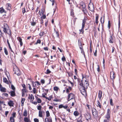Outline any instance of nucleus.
I'll use <instances>...</instances> for the list:
<instances>
[{
	"instance_id": "nucleus-48",
	"label": "nucleus",
	"mask_w": 122,
	"mask_h": 122,
	"mask_svg": "<svg viewBox=\"0 0 122 122\" xmlns=\"http://www.w3.org/2000/svg\"><path fill=\"white\" fill-rule=\"evenodd\" d=\"M11 88L12 90H13V91H15V88L12 84H11Z\"/></svg>"
},
{
	"instance_id": "nucleus-40",
	"label": "nucleus",
	"mask_w": 122,
	"mask_h": 122,
	"mask_svg": "<svg viewBox=\"0 0 122 122\" xmlns=\"http://www.w3.org/2000/svg\"><path fill=\"white\" fill-rule=\"evenodd\" d=\"M46 116L47 117H48L50 116V114L49 111H47L46 112Z\"/></svg>"
},
{
	"instance_id": "nucleus-39",
	"label": "nucleus",
	"mask_w": 122,
	"mask_h": 122,
	"mask_svg": "<svg viewBox=\"0 0 122 122\" xmlns=\"http://www.w3.org/2000/svg\"><path fill=\"white\" fill-rule=\"evenodd\" d=\"M111 112L109 108L107 109V114L110 115Z\"/></svg>"
},
{
	"instance_id": "nucleus-31",
	"label": "nucleus",
	"mask_w": 122,
	"mask_h": 122,
	"mask_svg": "<svg viewBox=\"0 0 122 122\" xmlns=\"http://www.w3.org/2000/svg\"><path fill=\"white\" fill-rule=\"evenodd\" d=\"M71 15L72 16L74 17V10L72 9L71 10Z\"/></svg>"
},
{
	"instance_id": "nucleus-32",
	"label": "nucleus",
	"mask_w": 122,
	"mask_h": 122,
	"mask_svg": "<svg viewBox=\"0 0 122 122\" xmlns=\"http://www.w3.org/2000/svg\"><path fill=\"white\" fill-rule=\"evenodd\" d=\"M42 97H43L46 98V99H48V101H50L51 100L50 99H49V98L46 97L45 95H44L43 93L42 94Z\"/></svg>"
},
{
	"instance_id": "nucleus-23",
	"label": "nucleus",
	"mask_w": 122,
	"mask_h": 122,
	"mask_svg": "<svg viewBox=\"0 0 122 122\" xmlns=\"http://www.w3.org/2000/svg\"><path fill=\"white\" fill-rule=\"evenodd\" d=\"M0 11L1 13H2L4 12L6 13V12L3 7L0 8Z\"/></svg>"
},
{
	"instance_id": "nucleus-35",
	"label": "nucleus",
	"mask_w": 122,
	"mask_h": 122,
	"mask_svg": "<svg viewBox=\"0 0 122 122\" xmlns=\"http://www.w3.org/2000/svg\"><path fill=\"white\" fill-rule=\"evenodd\" d=\"M34 98L33 95L32 94H31V96L30 98V100H31V102H32L34 100Z\"/></svg>"
},
{
	"instance_id": "nucleus-53",
	"label": "nucleus",
	"mask_w": 122,
	"mask_h": 122,
	"mask_svg": "<svg viewBox=\"0 0 122 122\" xmlns=\"http://www.w3.org/2000/svg\"><path fill=\"white\" fill-rule=\"evenodd\" d=\"M111 26V24L110 23V20H109L108 21V27L109 28V29L110 28Z\"/></svg>"
},
{
	"instance_id": "nucleus-59",
	"label": "nucleus",
	"mask_w": 122,
	"mask_h": 122,
	"mask_svg": "<svg viewBox=\"0 0 122 122\" xmlns=\"http://www.w3.org/2000/svg\"><path fill=\"white\" fill-rule=\"evenodd\" d=\"M98 67L97 68V71L99 72L100 71V66L99 65H97Z\"/></svg>"
},
{
	"instance_id": "nucleus-51",
	"label": "nucleus",
	"mask_w": 122,
	"mask_h": 122,
	"mask_svg": "<svg viewBox=\"0 0 122 122\" xmlns=\"http://www.w3.org/2000/svg\"><path fill=\"white\" fill-rule=\"evenodd\" d=\"M51 72V71L49 69H47L46 70V72H45V73L47 74H48L50 73Z\"/></svg>"
},
{
	"instance_id": "nucleus-11",
	"label": "nucleus",
	"mask_w": 122,
	"mask_h": 122,
	"mask_svg": "<svg viewBox=\"0 0 122 122\" xmlns=\"http://www.w3.org/2000/svg\"><path fill=\"white\" fill-rule=\"evenodd\" d=\"M15 91H11L10 92H9V93H10V96L12 97H14L16 96L15 93Z\"/></svg>"
},
{
	"instance_id": "nucleus-27",
	"label": "nucleus",
	"mask_w": 122,
	"mask_h": 122,
	"mask_svg": "<svg viewBox=\"0 0 122 122\" xmlns=\"http://www.w3.org/2000/svg\"><path fill=\"white\" fill-rule=\"evenodd\" d=\"M31 25L32 26H34L36 24V23L35 22H34V21L33 19V21L30 22Z\"/></svg>"
},
{
	"instance_id": "nucleus-25",
	"label": "nucleus",
	"mask_w": 122,
	"mask_h": 122,
	"mask_svg": "<svg viewBox=\"0 0 122 122\" xmlns=\"http://www.w3.org/2000/svg\"><path fill=\"white\" fill-rule=\"evenodd\" d=\"M4 52L5 54L6 55H7L8 54V51L7 50V49L6 48V47H5L4 48Z\"/></svg>"
},
{
	"instance_id": "nucleus-22",
	"label": "nucleus",
	"mask_w": 122,
	"mask_h": 122,
	"mask_svg": "<svg viewBox=\"0 0 122 122\" xmlns=\"http://www.w3.org/2000/svg\"><path fill=\"white\" fill-rule=\"evenodd\" d=\"M105 118L109 121L110 120V115H109L106 114L105 116Z\"/></svg>"
},
{
	"instance_id": "nucleus-50",
	"label": "nucleus",
	"mask_w": 122,
	"mask_h": 122,
	"mask_svg": "<svg viewBox=\"0 0 122 122\" xmlns=\"http://www.w3.org/2000/svg\"><path fill=\"white\" fill-rule=\"evenodd\" d=\"M41 43V41L39 39H38V40L35 43V44H35V45H37L38 43H39L40 44Z\"/></svg>"
},
{
	"instance_id": "nucleus-21",
	"label": "nucleus",
	"mask_w": 122,
	"mask_h": 122,
	"mask_svg": "<svg viewBox=\"0 0 122 122\" xmlns=\"http://www.w3.org/2000/svg\"><path fill=\"white\" fill-rule=\"evenodd\" d=\"M44 112L43 111H39V116L41 117H42L43 116V115H42V112Z\"/></svg>"
},
{
	"instance_id": "nucleus-43",
	"label": "nucleus",
	"mask_w": 122,
	"mask_h": 122,
	"mask_svg": "<svg viewBox=\"0 0 122 122\" xmlns=\"http://www.w3.org/2000/svg\"><path fill=\"white\" fill-rule=\"evenodd\" d=\"M110 105L112 106L113 105V104L112 102V98H111L110 100Z\"/></svg>"
},
{
	"instance_id": "nucleus-18",
	"label": "nucleus",
	"mask_w": 122,
	"mask_h": 122,
	"mask_svg": "<svg viewBox=\"0 0 122 122\" xmlns=\"http://www.w3.org/2000/svg\"><path fill=\"white\" fill-rule=\"evenodd\" d=\"M120 106H117L116 108L114 110V112L116 113L118 111V110L119 109Z\"/></svg>"
},
{
	"instance_id": "nucleus-20",
	"label": "nucleus",
	"mask_w": 122,
	"mask_h": 122,
	"mask_svg": "<svg viewBox=\"0 0 122 122\" xmlns=\"http://www.w3.org/2000/svg\"><path fill=\"white\" fill-rule=\"evenodd\" d=\"M67 73L68 74L69 76L71 77L73 75V71L67 72Z\"/></svg>"
},
{
	"instance_id": "nucleus-42",
	"label": "nucleus",
	"mask_w": 122,
	"mask_h": 122,
	"mask_svg": "<svg viewBox=\"0 0 122 122\" xmlns=\"http://www.w3.org/2000/svg\"><path fill=\"white\" fill-rule=\"evenodd\" d=\"M22 87L23 88V89H22V91H23V90H25L26 89V87L25 85L24 84H23L22 85Z\"/></svg>"
},
{
	"instance_id": "nucleus-33",
	"label": "nucleus",
	"mask_w": 122,
	"mask_h": 122,
	"mask_svg": "<svg viewBox=\"0 0 122 122\" xmlns=\"http://www.w3.org/2000/svg\"><path fill=\"white\" fill-rule=\"evenodd\" d=\"M54 30L55 32L56 33V37L58 38H59V34L58 33V31H56L55 29H54Z\"/></svg>"
},
{
	"instance_id": "nucleus-8",
	"label": "nucleus",
	"mask_w": 122,
	"mask_h": 122,
	"mask_svg": "<svg viewBox=\"0 0 122 122\" xmlns=\"http://www.w3.org/2000/svg\"><path fill=\"white\" fill-rule=\"evenodd\" d=\"M115 73L113 71H111L110 73V76L112 80L113 81V82L114 79L115 77V76L114 75Z\"/></svg>"
},
{
	"instance_id": "nucleus-13",
	"label": "nucleus",
	"mask_w": 122,
	"mask_h": 122,
	"mask_svg": "<svg viewBox=\"0 0 122 122\" xmlns=\"http://www.w3.org/2000/svg\"><path fill=\"white\" fill-rule=\"evenodd\" d=\"M102 91L99 90V93L98 94V97L100 100H101V98L102 97Z\"/></svg>"
},
{
	"instance_id": "nucleus-24",
	"label": "nucleus",
	"mask_w": 122,
	"mask_h": 122,
	"mask_svg": "<svg viewBox=\"0 0 122 122\" xmlns=\"http://www.w3.org/2000/svg\"><path fill=\"white\" fill-rule=\"evenodd\" d=\"M97 107H99L100 108H102V106L101 105L99 101V100L97 101Z\"/></svg>"
},
{
	"instance_id": "nucleus-38",
	"label": "nucleus",
	"mask_w": 122,
	"mask_h": 122,
	"mask_svg": "<svg viewBox=\"0 0 122 122\" xmlns=\"http://www.w3.org/2000/svg\"><path fill=\"white\" fill-rule=\"evenodd\" d=\"M84 28H83L82 29V27H81V29H80L79 30V31H80V34L81 33V32H82V34H83L84 33V30H83V29Z\"/></svg>"
},
{
	"instance_id": "nucleus-5",
	"label": "nucleus",
	"mask_w": 122,
	"mask_h": 122,
	"mask_svg": "<svg viewBox=\"0 0 122 122\" xmlns=\"http://www.w3.org/2000/svg\"><path fill=\"white\" fill-rule=\"evenodd\" d=\"M88 7L89 10L93 12H94V7L92 3V4H89Z\"/></svg>"
},
{
	"instance_id": "nucleus-16",
	"label": "nucleus",
	"mask_w": 122,
	"mask_h": 122,
	"mask_svg": "<svg viewBox=\"0 0 122 122\" xmlns=\"http://www.w3.org/2000/svg\"><path fill=\"white\" fill-rule=\"evenodd\" d=\"M3 81L5 83L7 84H9V82L8 81L7 79L5 77H3Z\"/></svg>"
},
{
	"instance_id": "nucleus-46",
	"label": "nucleus",
	"mask_w": 122,
	"mask_h": 122,
	"mask_svg": "<svg viewBox=\"0 0 122 122\" xmlns=\"http://www.w3.org/2000/svg\"><path fill=\"white\" fill-rule=\"evenodd\" d=\"M81 51V53L82 54H83L84 55V56H85V52L84 51L83 49H80Z\"/></svg>"
},
{
	"instance_id": "nucleus-29",
	"label": "nucleus",
	"mask_w": 122,
	"mask_h": 122,
	"mask_svg": "<svg viewBox=\"0 0 122 122\" xmlns=\"http://www.w3.org/2000/svg\"><path fill=\"white\" fill-rule=\"evenodd\" d=\"M80 4L81 6L82 7V9H85L86 7L85 4L83 3H81Z\"/></svg>"
},
{
	"instance_id": "nucleus-56",
	"label": "nucleus",
	"mask_w": 122,
	"mask_h": 122,
	"mask_svg": "<svg viewBox=\"0 0 122 122\" xmlns=\"http://www.w3.org/2000/svg\"><path fill=\"white\" fill-rule=\"evenodd\" d=\"M2 95H4V96L8 97V95L7 93H3L2 94Z\"/></svg>"
},
{
	"instance_id": "nucleus-58",
	"label": "nucleus",
	"mask_w": 122,
	"mask_h": 122,
	"mask_svg": "<svg viewBox=\"0 0 122 122\" xmlns=\"http://www.w3.org/2000/svg\"><path fill=\"white\" fill-rule=\"evenodd\" d=\"M78 45H81L82 44L81 42V40L80 39L78 40Z\"/></svg>"
},
{
	"instance_id": "nucleus-12",
	"label": "nucleus",
	"mask_w": 122,
	"mask_h": 122,
	"mask_svg": "<svg viewBox=\"0 0 122 122\" xmlns=\"http://www.w3.org/2000/svg\"><path fill=\"white\" fill-rule=\"evenodd\" d=\"M45 121V122H52V119L51 117L49 118H46Z\"/></svg>"
},
{
	"instance_id": "nucleus-54",
	"label": "nucleus",
	"mask_w": 122,
	"mask_h": 122,
	"mask_svg": "<svg viewBox=\"0 0 122 122\" xmlns=\"http://www.w3.org/2000/svg\"><path fill=\"white\" fill-rule=\"evenodd\" d=\"M15 115H16V112H13L12 113V117H15Z\"/></svg>"
},
{
	"instance_id": "nucleus-61",
	"label": "nucleus",
	"mask_w": 122,
	"mask_h": 122,
	"mask_svg": "<svg viewBox=\"0 0 122 122\" xmlns=\"http://www.w3.org/2000/svg\"><path fill=\"white\" fill-rule=\"evenodd\" d=\"M34 121L35 122H39V120L38 119L35 118L34 119Z\"/></svg>"
},
{
	"instance_id": "nucleus-30",
	"label": "nucleus",
	"mask_w": 122,
	"mask_h": 122,
	"mask_svg": "<svg viewBox=\"0 0 122 122\" xmlns=\"http://www.w3.org/2000/svg\"><path fill=\"white\" fill-rule=\"evenodd\" d=\"M23 115L24 116H26L27 115V112L26 110H25L23 112Z\"/></svg>"
},
{
	"instance_id": "nucleus-17",
	"label": "nucleus",
	"mask_w": 122,
	"mask_h": 122,
	"mask_svg": "<svg viewBox=\"0 0 122 122\" xmlns=\"http://www.w3.org/2000/svg\"><path fill=\"white\" fill-rule=\"evenodd\" d=\"M73 114L76 117L79 114V113L78 111H76L74 112Z\"/></svg>"
},
{
	"instance_id": "nucleus-1",
	"label": "nucleus",
	"mask_w": 122,
	"mask_h": 122,
	"mask_svg": "<svg viewBox=\"0 0 122 122\" xmlns=\"http://www.w3.org/2000/svg\"><path fill=\"white\" fill-rule=\"evenodd\" d=\"M79 85L80 86V87H79L80 91L82 94L84 95V94L82 93V92L85 93L86 92V89H87L89 86V83L86 80H85L84 82L83 81L82 83L79 84Z\"/></svg>"
},
{
	"instance_id": "nucleus-55",
	"label": "nucleus",
	"mask_w": 122,
	"mask_h": 122,
	"mask_svg": "<svg viewBox=\"0 0 122 122\" xmlns=\"http://www.w3.org/2000/svg\"><path fill=\"white\" fill-rule=\"evenodd\" d=\"M17 39L19 41H22V39L20 37H18L17 38Z\"/></svg>"
},
{
	"instance_id": "nucleus-37",
	"label": "nucleus",
	"mask_w": 122,
	"mask_h": 122,
	"mask_svg": "<svg viewBox=\"0 0 122 122\" xmlns=\"http://www.w3.org/2000/svg\"><path fill=\"white\" fill-rule=\"evenodd\" d=\"M35 82H34L33 81H32V86L33 87H36V84H34V83H35Z\"/></svg>"
},
{
	"instance_id": "nucleus-52",
	"label": "nucleus",
	"mask_w": 122,
	"mask_h": 122,
	"mask_svg": "<svg viewBox=\"0 0 122 122\" xmlns=\"http://www.w3.org/2000/svg\"><path fill=\"white\" fill-rule=\"evenodd\" d=\"M61 60L63 62L65 61H66V58L64 56L61 58Z\"/></svg>"
},
{
	"instance_id": "nucleus-26",
	"label": "nucleus",
	"mask_w": 122,
	"mask_h": 122,
	"mask_svg": "<svg viewBox=\"0 0 122 122\" xmlns=\"http://www.w3.org/2000/svg\"><path fill=\"white\" fill-rule=\"evenodd\" d=\"M102 16L100 19V21L101 22L102 24V26H103V25L104 24V16L103 17V21L102 22Z\"/></svg>"
},
{
	"instance_id": "nucleus-4",
	"label": "nucleus",
	"mask_w": 122,
	"mask_h": 122,
	"mask_svg": "<svg viewBox=\"0 0 122 122\" xmlns=\"http://www.w3.org/2000/svg\"><path fill=\"white\" fill-rule=\"evenodd\" d=\"M110 35V37L109 39V42L110 43H113L115 41V37L113 36V34H112V35L111 34Z\"/></svg>"
},
{
	"instance_id": "nucleus-41",
	"label": "nucleus",
	"mask_w": 122,
	"mask_h": 122,
	"mask_svg": "<svg viewBox=\"0 0 122 122\" xmlns=\"http://www.w3.org/2000/svg\"><path fill=\"white\" fill-rule=\"evenodd\" d=\"M69 94V95L68 96V98L67 99V100H68V101L71 100V99H70L71 97V94H72L71 93L70 94Z\"/></svg>"
},
{
	"instance_id": "nucleus-19",
	"label": "nucleus",
	"mask_w": 122,
	"mask_h": 122,
	"mask_svg": "<svg viewBox=\"0 0 122 122\" xmlns=\"http://www.w3.org/2000/svg\"><path fill=\"white\" fill-rule=\"evenodd\" d=\"M96 15L97 16L96 17V24H98V20L99 17L98 15L97 14H96Z\"/></svg>"
},
{
	"instance_id": "nucleus-3",
	"label": "nucleus",
	"mask_w": 122,
	"mask_h": 122,
	"mask_svg": "<svg viewBox=\"0 0 122 122\" xmlns=\"http://www.w3.org/2000/svg\"><path fill=\"white\" fill-rule=\"evenodd\" d=\"M92 111L93 116H98V111L95 108L93 107L92 108Z\"/></svg>"
},
{
	"instance_id": "nucleus-15",
	"label": "nucleus",
	"mask_w": 122,
	"mask_h": 122,
	"mask_svg": "<svg viewBox=\"0 0 122 122\" xmlns=\"http://www.w3.org/2000/svg\"><path fill=\"white\" fill-rule=\"evenodd\" d=\"M0 90L1 92H5L6 91V89L4 87H3L2 86L0 88Z\"/></svg>"
},
{
	"instance_id": "nucleus-9",
	"label": "nucleus",
	"mask_w": 122,
	"mask_h": 122,
	"mask_svg": "<svg viewBox=\"0 0 122 122\" xmlns=\"http://www.w3.org/2000/svg\"><path fill=\"white\" fill-rule=\"evenodd\" d=\"M87 20V18L86 17L85 18H85L82 20V29L83 28H84L85 27V25L86 23V21Z\"/></svg>"
},
{
	"instance_id": "nucleus-36",
	"label": "nucleus",
	"mask_w": 122,
	"mask_h": 122,
	"mask_svg": "<svg viewBox=\"0 0 122 122\" xmlns=\"http://www.w3.org/2000/svg\"><path fill=\"white\" fill-rule=\"evenodd\" d=\"M71 98L70 99H74V100L75 101V95L74 94L71 93Z\"/></svg>"
},
{
	"instance_id": "nucleus-47",
	"label": "nucleus",
	"mask_w": 122,
	"mask_h": 122,
	"mask_svg": "<svg viewBox=\"0 0 122 122\" xmlns=\"http://www.w3.org/2000/svg\"><path fill=\"white\" fill-rule=\"evenodd\" d=\"M82 11L85 14H86L88 12L87 10L85 8V9H83Z\"/></svg>"
},
{
	"instance_id": "nucleus-63",
	"label": "nucleus",
	"mask_w": 122,
	"mask_h": 122,
	"mask_svg": "<svg viewBox=\"0 0 122 122\" xmlns=\"http://www.w3.org/2000/svg\"><path fill=\"white\" fill-rule=\"evenodd\" d=\"M41 83L44 84L45 83V81L44 79H41Z\"/></svg>"
},
{
	"instance_id": "nucleus-60",
	"label": "nucleus",
	"mask_w": 122,
	"mask_h": 122,
	"mask_svg": "<svg viewBox=\"0 0 122 122\" xmlns=\"http://www.w3.org/2000/svg\"><path fill=\"white\" fill-rule=\"evenodd\" d=\"M41 100L40 98H38L37 100V102L38 103H41Z\"/></svg>"
},
{
	"instance_id": "nucleus-44",
	"label": "nucleus",
	"mask_w": 122,
	"mask_h": 122,
	"mask_svg": "<svg viewBox=\"0 0 122 122\" xmlns=\"http://www.w3.org/2000/svg\"><path fill=\"white\" fill-rule=\"evenodd\" d=\"M24 120L25 122H29V119L27 117H25L24 118Z\"/></svg>"
},
{
	"instance_id": "nucleus-57",
	"label": "nucleus",
	"mask_w": 122,
	"mask_h": 122,
	"mask_svg": "<svg viewBox=\"0 0 122 122\" xmlns=\"http://www.w3.org/2000/svg\"><path fill=\"white\" fill-rule=\"evenodd\" d=\"M41 105H39L37 107V108L38 110H39L40 111H41Z\"/></svg>"
},
{
	"instance_id": "nucleus-34",
	"label": "nucleus",
	"mask_w": 122,
	"mask_h": 122,
	"mask_svg": "<svg viewBox=\"0 0 122 122\" xmlns=\"http://www.w3.org/2000/svg\"><path fill=\"white\" fill-rule=\"evenodd\" d=\"M13 117H10V120L11 122H14L15 121V119Z\"/></svg>"
},
{
	"instance_id": "nucleus-62",
	"label": "nucleus",
	"mask_w": 122,
	"mask_h": 122,
	"mask_svg": "<svg viewBox=\"0 0 122 122\" xmlns=\"http://www.w3.org/2000/svg\"><path fill=\"white\" fill-rule=\"evenodd\" d=\"M22 13L23 14L25 13V8H23L22 9Z\"/></svg>"
},
{
	"instance_id": "nucleus-64",
	"label": "nucleus",
	"mask_w": 122,
	"mask_h": 122,
	"mask_svg": "<svg viewBox=\"0 0 122 122\" xmlns=\"http://www.w3.org/2000/svg\"><path fill=\"white\" fill-rule=\"evenodd\" d=\"M78 46L80 49H83V47L82 45V44L81 45H78Z\"/></svg>"
},
{
	"instance_id": "nucleus-10",
	"label": "nucleus",
	"mask_w": 122,
	"mask_h": 122,
	"mask_svg": "<svg viewBox=\"0 0 122 122\" xmlns=\"http://www.w3.org/2000/svg\"><path fill=\"white\" fill-rule=\"evenodd\" d=\"M8 104L9 106L13 107L14 106V103H13V101L12 100H10L9 101Z\"/></svg>"
},
{
	"instance_id": "nucleus-2",
	"label": "nucleus",
	"mask_w": 122,
	"mask_h": 122,
	"mask_svg": "<svg viewBox=\"0 0 122 122\" xmlns=\"http://www.w3.org/2000/svg\"><path fill=\"white\" fill-rule=\"evenodd\" d=\"M4 25L3 31L5 33H6L8 35H10L11 31L9 29H7V27L9 28L8 25L6 24H5Z\"/></svg>"
},
{
	"instance_id": "nucleus-6",
	"label": "nucleus",
	"mask_w": 122,
	"mask_h": 122,
	"mask_svg": "<svg viewBox=\"0 0 122 122\" xmlns=\"http://www.w3.org/2000/svg\"><path fill=\"white\" fill-rule=\"evenodd\" d=\"M13 71L15 72L14 74H16L18 76H20V74L19 73L20 71L19 69L17 67L14 68Z\"/></svg>"
},
{
	"instance_id": "nucleus-28",
	"label": "nucleus",
	"mask_w": 122,
	"mask_h": 122,
	"mask_svg": "<svg viewBox=\"0 0 122 122\" xmlns=\"http://www.w3.org/2000/svg\"><path fill=\"white\" fill-rule=\"evenodd\" d=\"M77 80L78 83H79V84L82 83V81H83V80L82 79L81 80V79L79 78H77Z\"/></svg>"
},
{
	"instance_id": "nucleus-45",
	"label": "nucleus",
	"mask_w": 122,
	"mask_h": 122,
	"mask_svg": "<svg viewBox=\"0 0 122 122\" xmlns=\"http://www.w3.org/2000/svg\"><path fill=\"white\" fill-rule=\"evenodd\" d=\"M59 89V88L57 86H55L54 87V90L55 91H57Z\"/></svg>"
},
{
	"instance_id": "nucleus-49",
	"label": "nucleus",
	"mask_w": 122,
	"mask_h": 122,
	"mask_svg": "<svg viewBox=\"0 0 122 122\" xmlns=\"http://www.w3.org/2000/svg\"><path fill=\"white\" fill-rule=\"evenodd\" d=\"M42 17H41V19H45L46 18V16L45 15H44L43 14V12H42Z\"/></svg>"
},
{
	"instance_id": "nucleus-14",
	"label": "nucleus",
	"mask_w": 122,
	"mask_h": 122,
	"mask_svg": "<svg viewBox=\"0 0 122 122\" xmlns=\"http://www.w3.org/2000/svg\"><path fill=\"white\" fill-rule=\"evenodd\" d=\"M7 42L8 44V46H9V49H10V51L11 52H12L14 54V52L12 50V49L10 46V44L9 43V42L8 39L7 40Z\"/></svg>"
},
{
	"instance_id": "nucleus-7",
	"label": "nucleus",
	"mask_w": 122,
	"mask_h": 122,
	"mask_svg": "<svg viewBox=\"0 0 122 122\" xmlns=\"http://www.w3.org/2000/svg\"><path fill=\"white\" fill-rule=\"evenodd\" d=\"M6 9L7 10H10L11 9V5L10 3H7L5 5Z\"/></svg>"
}]
</instances>
